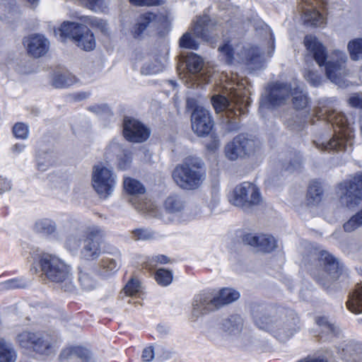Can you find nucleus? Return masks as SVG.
Returning <instances> with one entry per match:
<instances>
[{"label": "nucleus", "instance_id": "obj_1", "mask_svg": "<svg viewBox=\"0 0 362 362\" xmlns=\"http://www.w3.org/2000/svg\"><path fill=\"white\" fill-rule=\"evenodd\" d=\"M255 325L271 333L279 340L285 341L297 330L298 318L292 310L272 307H259L253 311Z\"/></svg>", "mask_w": 362, "mask_h": 362}, {"label": "nucleus", "instance_id": "obj_2", "mask_svg": "<svg viewBox=\"0 0 362 362\" xmlns=\"http://www.w3.org/2000/svg\"><path fill=\"white\" fill-rule=\"evenodd\" d=\"M237 87H230L226 95H214L212 104L217 112H225L226 129L228 132H235L239 129L238 116L246 112V108L250 105L248 91L242 85Z\"/></svg>", "mask_w": 362, "mask_h": 362}, {"label": "nucleus", "instance_id": "obj_3", "mask_svg": "<svg viewBox=\"0 0 362 362\" xmlns=\"http://www.w3.org/2000/svg\"><path fill=\"white\" fill-rule=\"evenodd\" d=\"M304 45L313 54L315 60L322 66L325 64L327 77L334 83L341 86L344 83V78L347 74L345 68L346 56L343 52L337 50L332 53L331 59L325 63L327 59L326 49L318 40L313 35H306Z\"/></svg>", "mask_w": 362, "mask_h": 362}, {"label": "nucleus", "instance_id": "obj_4", "mask_svg": "<svg viewBox=\"0 0 362 362\" xmlns=\"http://www.w3.org/2000/svg\"><path fill=\"white\" fill-rule=\"evenodd\" d=\"M172 177L176 185L183 189H197L206 177L204 163L199 157H186L174 168Z\"/></svg>", "mask_w": 362, "mask_h": 362}, {"label": "nucleus", "instance_id": "obj_5", "mask_svg": "<svg viewBox=\"0 0 362 362\" xmlns=\"http://www.w3.org/2000/svg\"><path fill=\"white\" fill-rule=\"evenodd\" d=\"M326 119L334 128L333 137L327 143L316 144L320 150L346 151L353 144L354 134L344 113L336 110H327L325 112Z\"/></svg>", "mask_w": 362, "mask_h": 362}, {"label": "nucleus", "instance_id": "obj_6", "mask_svg": "<svg viewBox=\"0 0 362 362\" xmlns=\"http://www.w3.org/2000/svg\"><path fill=\"white\" fill-rule=\"evenodd\" d=\"M310 256L316 262V267L311 270L312 276L322 286L329 288L341 275L343 265L325 250H315Z\"/></svg>", "mask_w": 362, "mask_h": 362}, {"label": "nucleus", "instance_id": "obj_7", "mask_svg": "<svg viewBox=\"0 0 362 362\" xmlns=\"http://www.w3.org/2000/svg\"><path fill=\"white\" fill-rule=\"evenodd\" d=\"M220 55L226 63H242L250 69L262 67L264 60L259 48L250 45H236L235 47L228 42L218 47Z\"/></svg>", "mask_w": 362, "mask_h": 362}, {"label": "nucleus", "instance_id": "obj_8", "mask_svg": "<svg viewBox=\"0 0 362 362\" xmlns=\"http://www.w3.org/2000/svg\"><path fill=\"white\" fill-rule=\"evenodd\" d=\"M40 265L42 274L52 282L64 284L65 291H73L74 286L71 282V267L59 257L43 254L40 259Z\"/></svg>", "mask_w": 362, "mask_h": 362}, {"label": "nucleus", "instance_id": "obj_9", "mask_svg": "<svg viewBox=\"0 0 362 362\" xmlns=\"http://www.w3.org/2000/svg\"><path fill=\"white\" fill-rule=\"evenodd\" d=\"M229 202L244 211H250L263 201L259 188L252 182H243L236 185L228 197Z\"/></svg>", "mask_w": 362, "mask_h": 362}, {"label": "nucleus", "instance_id": "obj_10", "mask_svg": "<svg viewBox=\"0 0 362 362\" xmlns=\"http://www.w3.org/2000/svg\"><path fill=\"white\" fill-rule=\"evenodd\" d=\"M336 193L341 205L350 209L359 205L362 200V173H358L339 183Z\"/></svg>", "mask_w": 362, "mask_h": 362}, {"label": "nucleus", "instance_id": "obj_11", "mask_svg": "<svg viewBox=\"0 0 362 362\" xmlns=\"http://www.w3.org/2000/svg\"><path fill=\"white\" fill-rule=\"evenodd\" d=\"M57 33L62 40L64 37L71 38L78 47L85 51L93 50L95 47L94 35L86 25L76 23H64Z\"/></svg>", "mask_w": 362, "mask_h": 362}, {"label": "nucleus", "instance_id": "obj_12", "mask_svg": "<svg viewBox=\"0 0 362 362\" xmlns=\"http://www.w3.org/2000/svg\"><path fill=\"white\" fill-rule=\"evenodd\" d=\"M187 107L192 110L191 123L193 132L199 136L208 135L214 126L209 111L200 105L194 98H187Z\"/></svg>", "mask_w": 362, "mask_h": 362}, {"label": "nucleus", "instance_id": "obj_13", "mask_svg": "<svg viewBox=\"0 0 362 362\" xmlns=\"http://www.w3.org/2000/svg\"><path fill=\"white\" fill-rule=\"evenodd\" d=\"M187 73L186 83H208L214 76V69L208 65L204 64L203 59L194 52H189L185 59Z\"/></svg>", "mask_w": 362, "mask_h": 362}, {"label": "nucleus", "instance_id": "obj_14", "mask_svg": "<svg viewBox=\"0 0 362 362\" xmlns=\"http://www.w3.org/2000/svg\"><path fill=\"white\" fill-rule=\"evenodd\" d=\"M115 177L112 170L103 164L99 163L93 166V187L101 197L107 198L112 194L115 185Z\"/></svg>", "mask_w": 362, "mask_h": 362}, {"label": "nucleus", "instance_id": "obj_15", "mask_svg": "<svg viewBox=\"0 0 362 362\" xmlns=\"http://www.w3.org/2000/svg\"><path fill=\"white\" fill-rule=\"evenodd\" d=\"M104 233L100 228L90 229L83 240V245L81 250V256L86 260H95L103 253L102 243Z\"/></svg>", "mask_w": 362, "mask_h": 362}, {"label": "nucleus", "instance_id": "obj_16", "mask_svg": "<svg viewBox=\"0 0 362 362\" xmlns=\"http://www.w3.org/2000/svg\"><path fill=\"white\" fill-rule=\"evenodd\" d=\"M218 309L213 292L203 291L196 295L193 299L191 317L193 320H196L199 317Z\"/></svg>", "mask_w": 362, "mask_h": 362}, {"label": "nucleus", "instance_id": "obj_17", "mask_svg": "<svg viewBox=\"0 0 362 362\" xmlns=\"http://www.w3.org/2000/svg\"><path fill=\"white\" fill-rule=\"evenodd\" d=\"M123 135L129 141L141 143L149 137L150 131L139 121L126 117L123 122Z\"/></svg>", "mask_w": 362, "mask_h": 362}, {"label": "nucleus", "instance_id": "obj_18", "mask_svg": "<svg viewBox=\"0 0 362 362\" xmlns=\"http://www.w3.org/2000/svg\"><path fill=\"white\" fill-rule=\"evenodd\" d=\"M291 86L281 82H275L268 86L266 100L273 106H281L286 103L291 96Z\"/></svg>", "mask_w": 362, "mask_h": 362}, {"label": "nucleus", "instance_id": "obj_19", "mask_svg": "<svg viewBox=\"0 0 362 362\" xmlns=\"http://www.w3.org/2000/svg\"><path fill=\"white\" fill-rule=\"evenodd\" d=\"M215 25L208 16H199L194 21L191 28L194 35L207 42H212L215 38L214 34Z\"/></svg>", "mask_w": 362, "mask_h": 362}, {"label": "nucleus", "instance_id": "obj_20", "mask_svg": "<svg viewBox=\"0 0 362 362\" xmlns=\"http://www.w3.org/2000/svg\"><path fill=\"white\" fill-rule=\"evenodd\" d=\"M243 240L245 244L264 252H271L277 247L276 239L273 236L267 234L254 235L248 233L243 236Z\"/></svg>", "mask_w": 362, "mask_h": 362}, {"label": "nucleus", "instance_id": "obj_21", "mask_svg": "<svg viewBox=\"0 0 362 362\" xmlns=\"http://www.w3.org/2000/svg\"><path fill=\"white\" fill-rule=\"evenodd\" d=\"M28 53L34 57L45 54L49 49V41L44 35H32L25 40Z\"/></svg>", "mask_w": 362, "mask_h": 362}, {"label": "nucleus", "instance_id": "obj_22", "mask_svg": "<svg viewBox=\"0 0 362 362\" xmlns=\"http://www.w3.org/2000/svg\"><path fill=\"white\" fill-rule=\"evenodd\" d=\"M158 23V17L156 14L151 12L145 13L137 18L131 33L134 38H139L147 28H156Z\"/></svg>", "mask_w": 362, "mask_h": 362}, {"label": "nucleus", "instance_id": "obj_23", "mask_svg": "<svg viewBox=\"0 0 362 362\" xmlns=\"http://www.w3.org/2000/svg\"><path fill=\"white\" fill-rule=\"evenodd\" d=\"M57 338L47 332H37L33 351L42 354L49 355L55 351Z\"/></svg>", "mask_w": 362, "mask_h": 362}, {"label": "nucleus", "instance_id": "obj_24", "mask_svg": "<svg viewBox=\"0 0 362 362\" xmlns=\"http://www.w3.org/2000/svg\"><path fill=\"white\" fill-rule=\"evenodd\" d=\"M78 283L82 289L90 291L97 286V280L93 270L88 266H81L78 267Z\"/></svg>", "mask_w": 362, "mask_h": 362}, {"label": "nucleus", "instance_id": "obj_25", "mask_svg": "<svg viewBox=\"0 0 362 362\" xmlns=\"http://www.w3.org/2000/svg\"><path fill=\"white\" fill-rule=\"evenodd\" d=\"M211 291L216 297V303L218 309L225 305L233 303L240 297V293L231 288H226L218 291L215 290H211Z\"/></svg>", "mask_w": 362, "mask_h": 362}, {"label": "nucleus", "instance_id": "obj_26", "mask_svg": "<svg viewBox=\"0 0 362 362\" xmlns=\"http://www.w3.org/2000/svg\"><path fill=\"white\" fill-rule=\"evenodd\" d=\"M36 161L37 170L44 172L56 164L57 156L53 151H40L37 154Z\"/></svg>", "mask_w": 362, "mask_h": 362}, {"label": "nucleus", "instance_id": "obj_27", "mask_svg": "<svg viewBox=\"0 0 362 362\" xmlns=\"http://www.w3.org/2000/svg\"><path fill=\"white\" fill-rule=\"evenodd\" d=\"M60 358L62 359L78 358L83 362H86L90 358V353L83 347L71 346L63 349L60 354Z\"/></svg>", "mask_w": 362, "mask_h": 362}, {"label": "nucleus", "instance_id": "obj_28", "mask_svg": "<svg viewBox=\"0 0 362 362\" xmlns=\"http://www.w3.org/2000/svg\"><path fill=\"white\" fill-rule=\"evenodd\" d=\"M291 95H292V102L296 109H303L309 103V98L303 87L299 84H295L291 87Z\"/></svg>", "mask_w": 362, "mask_h": 362}, {"label": "nucleus", "instance_id": "obj_29", "mask_svg": "<svg viewBox=\"0 0 362 362\" xmlns=\"http://www.w3.org/2000/svg\"><path fill=\"white\" fill-rule=\"evenodd\" d=\"M323 189L320 182L313 181L309 185L306 200L309 205H317L322 199Z\"/></svg>", "mask_w": 362, "mask_h": 362}, {"label": "nucleus", "instance_id": "obj_30", "mask_svg": "<svg viewBox=\"0 0 362 362\" xmlns=\"http://www.w3.org/2000/svg\"><path fill=\"white\" fill-rule=\"evenodd\" d=\"M240 139L238 135L236 136L225 147V155L230 160H235L239 157H243Z\"/></svg>", "mask_w": 362, "mask_h": 362}, {"label": "nucleus", "instance_id": "obj_31", "mask_svg": "<svg viewBox=\"0 0 362 362\" xmlns=\"http://www.w3.org/2000/svg\"><path fill=\"white\" fill-rule=\"evenodd\" d=\"M238 137L240 138L243 157L252 156L259 150L260 143L259 141L248 138L244 134H239Z\"/></svg>", "mask_w": 362, "mask_h": 362}, {"label": "nucleus", "instance_id": "obj_32", "mask_svg": "<svg viewBox=\"0 0 362 362\" xmlns=\"http://www.w3.org/2000/svg\"><path fill=\"white\" fill-rule=\"evenodd\" d=\"M303 21L304 23L312 26H321L325 23V18L315 8H305L303 6Z\"/></svg>", "mask_w": 362, "mask_h": 362}, {"label": "nucleus", "instance_id": "obj_33", "mask_svg": "<svg viewBox=\"0 0 362 362\" xmlns=\"http://www.w3.org/2000/svg\"><path fill=\"white\" fill-rule=\"evenodd\" d=\"M164 68L163 64L156 57H148L141 68L143 75H153L160 73Z\"/></svg>", "mask_w": 362, "mask_h": 362}, {"label": "nucleus", "instance_id": "obj_34", "mask_svg": "<svg viewBox=\"0 0 362 362\" xmlns=\"http://www.w3.org/2000/svg\"><path fill=\"white\" fill-rule=\"evenodd\" d=\"M165 210L171 214L181 212L185 207V202L182 197L176 194L169 196L164 202Z\"/></svg>", "mask_w": 362, "mask_h": 362}, {"label": "nucleus", "instance_id": "obj_35", "mask_svg": "<svg viewBox=\"0 0 362 362\" xmlns=\"http://www.w3.org/2000/svg\"><path fill=\"white\" fill-rule=\"evenodd\" d=\"M57 230L56 223L49 218H42L37 220L34 225V230L43 235H50Z\"/></svg>", "mask_w": 362, "mask_h": 362}, {"label": "nucleus", "instance_id": "obj_36", "mask_svg": "<svg viewBox=\"0 0 362 362\" xmlns=\"http://www.w3.org/2000/svg\"><path fill=\"white\" fill-rule=\"evenodd\" d=\"M76 81V78L69 72L56 73L53 76L52 84L57 88H62L69 87Z\"/></svg>", "mask_w": 362, "mask_h": 362}, {"label": "nucleus", "instance_id": "obj_37", "mask_svg": "<svg viewBox=\"0 0 362 362\" xmlns=\"http://www.w3.org/2000/svg\"><path fill=\"white\" fill-rule=\"evenodd\" d=\"M17 354L12 344L0 338V362H16Z\"/></svg>", "mask_w": 362, "mask_h": 362}, {"label": "nucleus", "instance_id": "obj_38", "mask_svg": "<svg viewBox=\"0 0 362 362\" xmlns=\"http://www.w3.org/2000/svg\"><path fill=\"white\" fill-rule=\"evenodd\" d=\"M362 288L359 286L349 295L346 307L351 313L358 314L361 312Z\"/></svg>", "mask_w": 362, "mask_h": 362}, {"label": "nucleus", "instance_id": "obj_39", "mask_svg": "<svg viewBox=\"0 0 362 362\" xmlns=\"http://www.w3.org/2000/svg\"><path fill=\"white\" fill-rule=\"evenodd\" d=\"M359 351L360 344L349 342L342 348L340 355L347 362H356L357 359L360 358L358 355Z\"/></svg>", "mask_w": 362, "mask_h": 362}, {"label": "nucleus", "instance_id": "obj_40", "mask_svg": "<svg viewBox=\"0 0 362 362\" xmlns=\"http://www.w3.org/2000/svg\"><path fill=\"white\" fill-rule=\"evenodd\" d=\"M37 337V332L25 331L18 334L16 341L21 347L33 351Z\"/></svg>", "mask_w": 362, "mask_h": 362}, {"label": "nucleus", "instance_id": "obj_41", "mask_svg": "<svg viewBox=\"0 0 362 362\" xmlns=\"http://www.w3.org/2000/svg\"><path fill=\"white\" fill-rule=\"evenodd\" d=\"M125 190L132 196L142 195L145 193V188L143 185L135 179L127 177L124 180Z\"/></svg>", "mask_w": 362, "mask_h": 362}, {"label": "nucleus", "instance_id": "obj_42", "mask_svg": "<svg viewBox=\"0 0 362 362\" xmlns=\"http://www.w3.org/2000/svg\"><path fill=\"white\" fill-rule=\"evenodd\" d=\"M223 326L226 331L231 334H236L242 329L243 320L239 315H232L224 320Z\"/></svg>", "mask_w": 362, "mask_h": 362}, {"label": "nucleus", "instance_id": "obj_43", "mask_svg": "<svg viewBox=\"0 0 362 362\" xmlns=\"http://www.w3.org/2000/svg\"><path fill=\"white\" fill-rule=\"evenodd\" d=\"M83 237L81 232H74L70 233L66 239L65 247L71 252H76L81 245L82 238Z\"/></svg>", "mask_w": 362, "mask_h": 362}, {"label": "nucleus", "instance_id": "obj_44", "mask_svg": "<svg viewBox=\"0 0 362 362\" xmlns=\"http://www.w3.org/2000/svg\"><path fill=\"white\" fill-rule=\"evenodd\" d=\"M124 149L122 146L116 139H112L105 148V157L106 159L111 160L115 158H117Z\"/></svg>", "mask_w": 362, "mask_h": 362}, {"label": "nucleus", "instance_id": "obj_45", "mask_svg": "<svg viewBox=\"0 0 362 362\" xmlns=\"http://www.w3.org/2000/svg\"><path fill=\"white\" fill-rule=\"evenodd\" d=\"M347 48L351 59L358 60L362 54V39L357 38L350 41Z\"/></svg>", "mask_w": 362, "mask_h": 362}, {"label": "nucleus", "instance_id": "obj_46", "mask_svg": "<svg viewBox=\"0 0 362 362\" xmlns=\"http://www.w3.org/2000/svg\"><path fill=\"white\" fill-rule=\"evenodd\" d=\"M132 152L129 149L124 148L117 158L118 168L123 170L129 168L132 162Z\"/></svg>", "mask_w": 362, "mask_h": 362}, {"label": "nucleus", "instance_id": "obj_47", "mask_svg": "<svg viewBox=\"0 0 362 362\" xmlns=\"http://www.w3.org/2000/svg\"><path fill=\"white\" fill-rule=\"evenodd\" d=\"M192 31L187 32L182 35L180 37L179 44L182 48L197 49L199 47V43L196 39L192 36Z\"/></svg>", "mask_w": 362, "mask_h": 362}, {"label": "nucleus", "instance_id": "obj_48", "mask_svg": "<svg viewBox=\"0 0 362 362\" xmlns=\"http://www.w3.org/2000/svg\"><path fill=\"white\" fill-rule=\"evenodd\" d=\"M156 280L161 286H168L173 281V274L170 270L165 269H159L156 271Z\"/></svg>", "mask_w": 362, "mask_h": 362}, {"label": "nucleus", "instance_id": "obj_49", "mask_svg": "<svg viewBox=\"0 0 362 362\" xmlns=\"http://www.w3.org/2000/svg\"><path fill=\"white\" fill-rule=\"evenodd\" d=\"M362 225V211L358 212L344 224V230L352 232Z\"/></svg>", "mask_w": 362, "mask_h": 362}, {"label": "nucleus", "instance_id": "obj_50", "mask_svg": "<svg viewBox=\"0 0 362 362\" xmlns=\"http://www.w3.org/2000/svg\"><path fill=\"white\" fill-rule=\"evenodd\" d=\"M132 238L134 240H146L153 237V233L145 228H136L131 231Z\"/></svg>", "mask_w": 362, "mask_h": 362}, {"label": "nucleus", "instance_id": "obj_51", "mask_svg": "<svg viewBox=\"0 0 362 362\" xmlns=\"http://www.w3.org/2000/svg\"><path fill=\"white\" fill-rule=\"evenodd\" d=\"M13 133L18 139H25L28 136V126L23 122L16 123L13 127Z\"/></svg>", "mask_w": 362, "mask_h": 362}, {"label": "nucleus", "instance_id": "obj_52", "mask_svg": "<svg viewBox=\"0 0 362 362\" xmlns=\"http://www.w3.org/2000/svg\"><path fill=\"white\" fill-rule=\"evenodd\" d=\"M136 209L149 214L151 216H157V209L156 206L150 202H143L141 203H138L135 206Z\"/></svg>", "mask_w": 362, "mask_h": 362}, {"label": "nucleus", "instance_id": "obj_53", "mask_svg": "<svg viewBox=\"0 0 362 362\" xmlns=\"http://www.w3.org/2000/svg\"><path fill=\"white\" fill-rule=\"evenodd\" d=\"M302 163L301 156L299 154H293L289 160V163L284 165L285 170L293 172L300 168Z\"/></svg>", "mask_w": 362, "mask_h": 362}, {"label": "nucleus", "instance_id": "obj_54", "mask_svg": "<svg viewBox=\"0 0 362 362\" xmlns=\"http://www.w3.org/2000/svg\"><path fill=\"white\" fill-rule=\"evenodd\" d=\"M305 80L313 86L317 87L322 83V77L312 71H306L304 74Z\"/></svg>", "mask_w": 362, "mask_h": 362}, {"label": "nucleus", "instance_id": "obj_55", "mask_svg": "<svg viewBox=\"0 0 362 362\" xmlns=\"http://www.w3.org/2000/svg\"><path fill=\"white\" fill-rule=\"evenodd\" d=\"M124 290L126 294L134 296L140 290V284L138 280L132 279L127 283Z\"/></svg>", "mask_w": 362, "mask_h": 362}, {"label": "nucleus", "instance_id": "obj_56", "mask_svg": "<svg viewBox=\"0 0 362 362\" xmlns=\"http://www.w3.org/2000/svg\"><path fill=\"white\" fill-rule=\"evenodd\" d=\"M89 23L94 28H98L103 33L107 34L108 28L107 23L97 18H90Z\"/></svg>", "mask_w": 362, "mask_h": 362}, {"label": "nucleus", "instance_id": "obj_57", "mask_svg": "<svg viewBox=\"0 0 362 362\" xmlns=\"http://www.w3.org/2000/svg\"><path fill=\"white\" fill-rule=\"evenodd\" d=\"M82 3L88 8L98 11L103 9V0H81Z\"/></svg>", "mask_w": 362, "mask_h": 362}, {"label": "nucleus", "instance_id": "obj_58", "mask_svg": "<svg viewBox=\"0 0 362 362\" xmlns=\"http://www.w3.org/2000/svg\"><path fill=\"white\" fill-rule=\"evenodd\" d=\"M100 267L107 271H114L117 269L118 263L115 259L104 258L100 262Z\"/></svg>", "mask_w": 362, "mask_h": 362}, {"label": "nucleus", "instance_id": "obj_59", "mask_svg": "<svg viewBox=\"0 0 362 362\" xmlns=\"http://www.w3.org/2000/svg\"><path fill=\"white\" fill-rule=\"evenodd\" d=\"M88 110L98 115H110V110L109 107L105 104L94 105L90 106L88 107Z\"/></svg>", "mask_w": 362, "mask_h": 362}, {"label": "nucleus", "instance_id": "obj_60", "mask_svg": "<svg viewBox=\"0 0 362 362\" xmlns=\"http://www.w3.org/2000/svg\"><path fill=\"white\" fill-rule=\"evenodd\" d=\"M26 285L25 282L21 279H13L6 281L4 283V286L8 289L23 288Z\"/></svg>", "mask_w": 362, "mask_h": 362}, {"label": "nucleus", "instance_id": "obj_61", "mask_svg": "<svg viewBox=\"0 0 362 362\" xmlns=\"http://www.w3.org/2000/svg\"><path fill=\"white\" fill-rule=\"evenodd\" d=\"M317 324L320 327H324L325 330L327 332L334 333L335 327L333 324L330 323L325 317H320L316 319Z\"/></svg>", "mask_w": 362, "mask_h": 362}, {"label": "nucleus", "instance_id": "obj_62", "mask_svg": "<svg viewBox=\"0 0 362 362\" xmlns=\"http://www.w3.org/2000/svg\"><path fill=\"white\" fill-rule=\"evenodd\" d=\"M170 262V260L167 256L164 255H158L151 259L149 264L152 267H156L158 264H167Z\"/></svg>", "mask_w": 362, "mask_h": 362}, {"label": "nucleus", "instance_id": "obj_63", "mask_svg": "<svg viewBox=\"0 0 362 362\" xmlns=\"http://www.w3.org/2000/svg\"><path fill=\"white\" fill-rule=\"evenodd\" d=\"M130 2L136 6H156L162 3L161 0H130Z\"/></svg>", "mask_w": 362, "mask_h": 362}, {"label": "nucleus", "instance_id": "obj_64", "mask_svg": "<svg viewBox=\"0 0 362 362\" xmlns=\"http://www.w3.org/2000/svg\"><path fill=\"white\" fill-rule=\"evenodd\" d=\"M154 352L152 346H148L143 350L141 358L144 361L149 362L153 359Z\"/></svg>", "mask_w": 362, "mask_h": 362}]
</instances>
